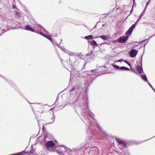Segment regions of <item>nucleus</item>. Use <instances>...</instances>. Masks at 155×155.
<instances>
[{
    "mask_svg": "<svg viewBox=\"0 0 155 155\" xmlns=\"http://www.w3.org/2000/svg\"><path fill=\"white\" fill-rule=\"evenodd\" d=\"M46 147L48 149L53 148V152H56L59 154H62L64 150H65L64 147L61 146H58L56 140L54 141V143L52 141H48L45 144Z\"/></svg>",
    "mask_w": 155,
    "mask_h": 155,
    "instance_id": "1",
    "label": "nucleus"
},
{
    "mask_svg": "<svg viewBox=\"0 0 155 155\" xmlns=\"http://www.w3.org/2000/svg\"><path fill=\"white\" fill-rule=\"evenodd\" d=\"M128 38V36L121 37L118 38V41L120 43H124L127 41Z\"/></svg>",
    "mask_w": 155,
    "mask_h": 155,
    "instance_id": "2",
    "label": "nucleus"
},
{
    "mask_svg": "<svg viewBox=\"0 0 155 155\" xmlns=\"http://www.w3.org/2000/svg\"><path fill=\"white\" fill-rule=\"evenodd\" d=\"M130 55L131 57L134 58L136 56L137 53V51L135 49H133L130 52Z\"/></svg>",
    "mask_w": 155,
    "mask_h": 155,
    "instance_id": "3",
    "label": "nucleus"
},
{
    "mask_svg": "<svg viewBox=\"0 0 155 155\" xmlns=\"http://www.w3.org/2000/svg\"><path fill=\"white\" fill-rule=\"evenodd\" d=\"M136 25L135 24L133 25L129 29V30L127 31L126 33V35H129L131 32L134 29Z\"/></svg>",
    "mask_w": 155,
    "mask_h": 155,
    "instance_id": "4",
    "label": "nucleus"
},
{
    "mask_svg": "<svg viewBox=\"0 0 155 155\" xmlns=\"http://www.w3.org/2000/svg\"><path fill=\"white\" fill-rule=\"evenodd\" d=\"M136 68L139 74H140L143 72V70L142 67L138 66L136 67Z\"/></svg>",
    "mask_w": 155,
    "mask_h": 155,
    "instance_id": "5",
    "label": "nucleus"
},
{
    "mask_svg": "<svg viewBox=\"0 0 155 155\" xmlns=\"http://www.w3.org/2000/svg\"><path fill=\"white\" fill-rule=\"evenodd\" d=\"M98 38H100L104 40H107L109 38V36L107 35H102L98 37Z\"/></svg>",
    "mask_w": 155,
    "mask_h": 155,
    "instance_id": "6",
    "label": "nucleus"
},
{
    "mask_svg": "<svg viewBox=\"0 0 155 155\" xmlns=\"http://www.w3.org/2000/svg\"><path fill=\"white\" fill-rule=\"evenodd\" d=\"M25 29L27 30L30 31H31L34 32V30L29 25H26L25 28Z\"/></svg>",
    "mask_w": 155,
    "mask_h": 155,
    "instance_id": "7",
    "label": "nucleus"
},
{
    "mask_svg": "<svg viewBox=\"0 0 155 155\" xmlns=\"http://www.w3.org/2000/svg\"><path fill=\"white\" fill-rule=\"evenodd\" d=\"M45 31L46 32V33H47L48 34L47 35H46V36H45V37L48 39L49 40H50L51 42H52V39H51V37L50 35L48 34L47 31Z\"/></svg>",
    "mask_w": 155,
    "mask_h": 155,
    "instance_id": "8",
    "label": "nucleus"
},
{
    "mask_svg": "<svg viewBox=\"0 0 155 155\" xmlns=\"http://www.w3.org/2000/svg\"><path fill=\"white\" fill-rule=\"evenodd\" d=\"M140 76L143 80L145 81H147V79L145 74H142Z\"/></svg>",
    "mask_w": 155,
    "mask_h": 155,
    "instance_id": "9",
    "label": "nucleus"
},
{
    "mask_svg": "<svg viewBox=\"0 0 155 155\" xmlns=\"http://www.w3.org/2000/svg\"><path fill=\"white\" fill-rule=\"evenodd\" d=\"M119 69L120 70H129V69L127 68L126 67H125L122 66L120 67Z\"/></svg>",
    "mask_w": 155,
    "mask_h": 155,
    "instance_id": "10",
    "label": "nucleus"
},
{
    "mask_svg": "<svg viewBox=\"0 0 155 155\" xmlns=\"http://www.w3.org/2000/svg\"><path fill=\"white\" fill-rule=\"evenodd\" d=\"M116 140L120 144H123L124 143V142L122 141L121 140H120L118 138H116Z\"/></svg>",
    "mask_w": 155,
    "mask_h": 155,
    "instance_id": "11",
    "label": "nucleus"
},
{
    "mask_svg": "<svg viewBox=\"0 0 155 155\" xmlns=\"http://www.w3.org/2000/svg\"><path fill=\"white\" fill-rule=\"evenodd\" d=\"M116 140L120 144H123L124 143V142L122 141L121 140H120L118 138H116Z\"/></svg>",
    "mask_w": 155,
    "mask_h": 155,
    "instance_id": "12",
    "label": "nucleus"
},
{
    "mask_svg": "<svg viewBox=\"0 0 155 155\" xmlns=\"http://www.w3.org/2000/svg\"><path fill=\"white\" fill-rule=\"evenodd\" d=\"M84 38L86 39H90L93 38V36L90 35L88 36H85Z\"/></svg>",
    "mask_w": 155,
    "mask_h": 155,
    "instance_id": "13",
    "label": "nucleus"
},
{
    "mask_svg": "<svg viewBox=\"0 0 155 155\" xmlns=\"http://www.w3.org/2000/svg\"><path fill=\"white\" fill-rule=\"evenodd\" d=\"M91 44L92 45H97V43L94 40H93L92 41H91Z\"/></svg>",
    "mask_w": 155,
    "mask_h": 155,
    "instance_id": "14",
    "label": "nucleus"
},
{
    "mask_svg": "<svg viewBox=\"0 0 155 155\" xmlns=\"http://www.w3.org/2000/svg\"><path fill=\"white\" fill-rule=\"evenodd\" d=\"M25 154V152L24 151H23L21 152H20L19 153H17L16 154H15V155H23Z\"/></svg>",
    "mask_w": 155,
    "mask_h": 155,
    "instance_id": "15",
    "label": "nucleus"
},
{
    "mask_svg": "<svg viewBox=\"0 0 155 155\" xmlns=\"http://www.w3.org/2000/svg\"><path fill=\"white\" fill-rule=\"evenodd\" d=\"M112 65L114 68H116V69H119L120 67L119 66H118L116 65L113 64Z\"/></svg>",
    "mask_w": 155,
    "mask_h": 155,
    "instance_id": "16",
    "label": "nucleus"
},
{
    "mask_svg": "<svg viewBox=\"0 0 155 155\" xmlns=\"http://www.w3.org/2000/svg\"><path fill=\"white\" fill-rule=\"evenodd\" d=\"M141 16H142V15H141L140 16L139 18H138V19H137V21L135 23V24L140 20V19Z\"/></svg>",
    "mask_w": 155,
    "mask_h": 155,
    "instance_id": "17",
    "label": "nucleus"
},
{
    "mask_svg": "<svg viewBox=\"0 0 155 155\" xmlns=\"http://www.w3.org/2000/svg\"><path fill=\"white\" fill-rule=\"evenodd\" d=\"M123 61V60H121V59H120V60H118V61H115V62H121V61Z\"/></svg>",
    "mask_w": 155,
    "mask_h": 155,
    "instance_id": "18",
    "label": "nucleus"
},
{
    "mask_svg": "<svg viewBox=\"0 0 155 155\" xmlns=\"http://www.w3.org/2000/svg\"><path fill=\"white\" fill-rule=\"evenodd\" d=\"M150 0H149V1H148V2H147V5H146V7H145V9L147 7V5H148V4H149V2H150Z\"/></svg>",
    "mask_w": 155,
    "mask_h": 155,
    "instance_id": "19",
    "label": "nucleus"
},
{
    "mask_svg": "<svg viewBox=\"0 0 155 155\" xmlns=\"http://www.w3.org/2000/svg\"><path fill=\"white\" fill-rule=\"evenodd\" d=\"M150 87L153 89V90L155 92V90L153 88V87L151 85V86H150Z\"/></svg>",
    "mask_w": 155,
    "mask_h": 155,
    "instance_id": "20",
    "label": "nucleus"
},
{
    "mask_svg": "<svg viewBox=\"0 0 155 155\" xmlns=\"http://www.w3.org/2000/svg\"><path fill=\"white\" fill-rule=\"evenodd\" d=\"M147 83L148 84H149V85L150 86H151V84L149 83V82L147 81Z\"/></svg>",
    "mask_w": 155,
    "mask_h": 155,
    "instance_id": "21",
    "label": "nucleus"
},
{
    "mask_svg": "<svg viewBox=\"0 0 155 155\" xmlns=\"http://www.w3.org/2000/svg\"><path fill=\"white\" fill-rule=\"evenodd\" d=\"M123 61H124V62H125V63H126L127 64V63H128L127 62V61H123Z\"/></svg>",
    "mask_w": 155,
    "mask_h": 155,
    "instance_id": "22",
    "label": "nucleus"
},
{
    "mask_svg": "<svg viewBox=\"0 0 155 155\" xmlns=\"http://www.w3.org/2000/svg\"><path fill=\"white\" fill-rule=\"evenodd\" d=\"M133 3H134L133 5H134V3H135V0H133ZM133 6H134V5H133ZM133 8V7H132V8Z\"/></svg>",
    "mask_w": 155,
    "mask_h": 155,
    "instance_id": "23",
    "label": "nucleus"
},
{
    "mask_svg": "<svg viewBox=\"0 0 155 155\" xmlns=\"http://www.w3.org/2000/svg\"><path fill=\"white\" fill-rule=\"evenodd\" d=\"M41 35H42L44 36V37H45V36H46V35H44V34H40Z\"/></svg>",
    "mask_w": 155,
    "mask_h": 155,
    "instance_id": "24",
    "label": "nucleus"
},
{
    "mask_svg": "<svg viewBox=\"0 0 155 155\" xmlns=\"http://www.w3.org/2000/svg\"><path fill=\"white\" fill-rule=\"evenodd\" d=\"M129 66H130L131 65V64L129 63H127V64Z\"/></svg>",
    "mask_w": 155,
    "mask_h": 155,
    "instance_id": "25",
    "label": "nucleus"
}]
</instances>
